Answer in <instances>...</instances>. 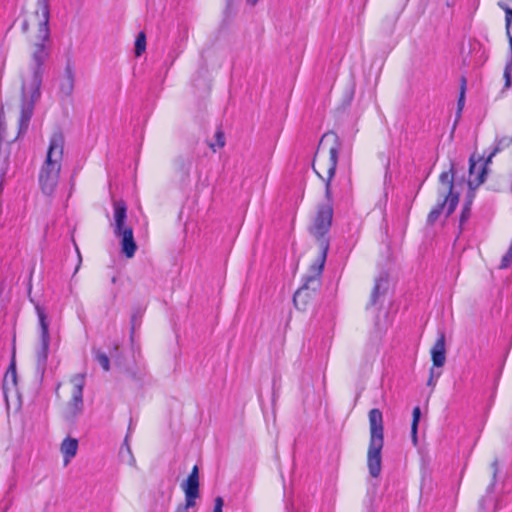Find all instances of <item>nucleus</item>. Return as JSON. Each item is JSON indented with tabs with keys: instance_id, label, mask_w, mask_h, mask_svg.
I'll use <instances>...</instances> for the list:
<instances>
[{
	"instance_id": "nucleus-14",
	"label": "nucleus",
	"mask_w": 512,
	"mask_h": 512,
	"mask_svg": "<svg viewBox=\"0 0 512 512\" xmlns=\"http://www.w3.org/2000/svg\"><path fill=\"white\" fill-rule=\"evenodd\" d=\"M470 166H469V180L468 185L470 189H475L479 187L485 180V175L487 173L486 162L484 164L478 165L474 161V156H471L469 159Z\"/></svg>"
},
{
	"instance_id": "nucleus-4",
	"label": "nucleus",
	"mask_w": 512,
	"mask_h": 512,
	"mask_svg": "<svg viewBox=\"0 0 512 512\" xmlns=\"http://www.w3.org/2000/svg\"><path fill=\"white\" fill-rule=\"evenodd\" d=\"M369 446L367 466L372 477L377 478L381 473V451L384 445V426L382 412L377 409L369 411Z\"/></svg>"
},
{
	"instance_id": "nucleus-30",
	"label": "nucleus",
	"mask_w": 512,
	"mask_h": 512,
	"mask_svg": "<svg viewBox=\"0 0 512 512\" xmlns=\"http://www.w3.org/2000/svg\"><path fill=\"white\" fill-rule=\"evenodd\" d=\"M492 467H493V480H495L496 478V475H497V471H498V466H497V461L495 460L493 463H492Z\"/></svg>"
},
{
	"instance_id": "nucleus-36",
	"label": "nucleus",
	"mask_w": 512,
	"mask_h": 512,
	"mask_svg": "<svg viewBox=\"0 0 512 512\" xmlns=\"http://www.w3.org/2000/svg\"><path fill=\"white\" fill-rule=\"evenodd\" d=\"M233 3H234V0H227V8H230Z\"/></svg>"
},
{
	"instance_id": "nucleus-24",
	"label": "nucleus",
	"mask_w": 512,
	"mask_h": 512,
	"mask_svg": "<svg viewBox=\"0 0 512 512\" xmlns=\"http://www.w3.org/2000/svg\"><path fill=\"white\" fill-rule=\"evenodd\" d=\"M16 380H17V376H16L15 364L11 363V365H10L9 369L7 370L5 377H4V387H7L9 385V382H11L12 386H15Z\"/></svg>"
},
{
	"instance_id": "nucleus-31",
	"label": "nucleus",
	"mask_w": 512,
	"mask_h": 512,
	"mask_svg": "<svg viewBox=\"0 0 512 512\" xmlns=\"http://www.w3.org/2000/svg\"><path fill=\"white\" fill-rule=\"evenodd\" d=\"M125 445H126V450H127L128 454H129V456H130L131 464H132V463H134V462H135V460H134V458H133V456H132V454H131L130 447L127 445V438L125 439Z\"/></svg>"
},
{
	"instance_id": "nucleus-3",
	"label": "nucleus",
	"mask_w": 512,
	"mask_h": 512,
	"mask_svg": "<svg viewBox=\"0 0 512 512\" xmlns=\"http://www.w3.org/2000/svg\"><path fill=\"white\" fill-rule=\"evenodd\" d=\"M323 253L318 254L303 276V283L294 293L293 302L297 309L306 310L317 296L321 287V275L327 258V245H323Z\"/></svg>"
},
{
	"instance_id": "nucleus-18",
	"label": "nucleus",
	"mask_w": 512,
	"mask_h": 512,
	"mask_svg": "<svg viewBox=\"0 0 512 512\" xmlns=\"http://www.w3.org/2000/svg\"><path fill=\"white\" fill-rule=\"evenodd\" d=\"M78 441L74 438H66L61 444V453L64 455L65 462L74 457L77 453Z\"/></svg>"
},
{
	"instance_id": "nucleus-33",
	"label": "nucleus",
	"mask_w": 512,
	"mask_h": 512,
	"mask_svg": "<svg viewBox=\"0 0 512 512\" xmlns=\"http://www.w3.org/2000/svg\"><path fill=\"white\" fill-rule=\"evenodd\" d=\"M246 1H247V4H249L251 6L256 5V3L258 2V0H246Z\"/></svg>"
},
{
	"instance_id": "nucleus-17",
	"label": "nucleus",
	"mask_w": 512,
	"mask_h": 512,
	"mask_svg": "<svg viewBox=\"0 0 512 512\" xmlns=\"http://www.w3.org/2000/svg\"><path fill=\"white\" fill-rule=\"evenodd\" d=\"M433 365L442 367L446 361L445 334L440 333L433 347L431 348Z\"/></svg>"
},
{
	"instance_id": "nucleus-8",
	"label": "nucleus",
	"mask_w": 512,
	"mask_h": 512,
	"mask_svg": "<svg viewBox=\"0 0 512 512\" xmlns=\"http://www.w3.org/2000/svg\"><path fill=\"white\" fill-rule=\"evenodd\" d=\"M73 389L71 399L66 405L65 417L68 420L77 418L83 412V389L85 385V376L83 374H76L71 378Z\"/></svg>"
},
{
	"instance_id": "nucleus-20",
	"label": "nucleus",
	"mask_w": 512,
	"mask_h": 512,
	"mask_svg": "<svg viewBox=\"0 0 512 512\" xmlns=\"http://www.w3.org/2000/svg\"><path fill=\"white\" fill-rule=\"evenodd\" d=\"M512 143V138L509 137V136H504L502 138H499V139H496V143H495V146L493 147L492 151L490 152V154L487 155L486 157V164H489L491 163L492 161V158L497 154L499 153L500 151H502L503 149L509 147Z\"/></svg>"
},
{
	"instance_id": "nucleus-28",
	"label": "nucleus",
	"mask_w": 512,
	"mask_h": 512,
	"mask_svg": "<svg viewBox=\"0 0 512 512\" xmlns=\"http://www.w3.org/2000/svg\"><path fill=\"white\" fill-rule=\"evenodd\" d=\"M223 505H224L223 498L220 496L216 497L214 500L213 512H222Z\"/></svg>"
},
{
	"instance_id": "nucleus-26",
	"label": "nucleus",
	"mask_w": 512,
	"mask_h": 512,
	"mask_svg": "<svg viewBox=\"0 0 512 512\" xmlns=\"http://www.w3.org/2000/svg\"><path fill=\"white\" fill-rule=\"evenodd\" d=\"M472 199H473V195L468 196V200L466 201V203L463 206L461 218H460L461 224L464 223L469 218L470 211H471Z\"/></svg>"
},
{
	"instance_id": "nucleus-25",
	"label": "nucleus",
	"mask_w": 512,
	"mask_h": 512,
	"mask_svg": "<svg viewBox=\"0 0 512 512\" xmlns=\"http://www.w3.org/2000/svg\"><path fill=\"white\" fill-rule=\"evenodd\" d=\"M215 143H211L209 146L213 151H216V148H223L225 146V136L221 129H218L215 132Z\"/></svg>"
},
{
	"instance_id": "nucleus-22",
	"label": "nucleus",
	"mask_w": 512,
	"mask_h": 512,
	"mask_svg": "<svg viewBox=\"0 0 512 512\" xmlns=\"http://www.w3.org/2000/svg\"><path fill=\"white\" fill-rule=\"evenodd\" d=\"M146 49V36L143 32L137 35L135 41V55L140 56Z\"/></svg>"
},
{
	"instance_id": "nucleus-1",
	"label": "nucleus",
	"mask_w": 512,
	"mask_h": 512,
	"mask_svg": "<svg viewBox=\"0 0 512 512\" xmlns=\"http://www.w3.org/2000/svg\"><path fill=\"white\" fill-rule=\"evenodd\" d=\"M34 16L38 20L37 32L29 39V62L21 72V105L18 135L29 128L36 102L41 96L44 64L50 57L49 0H37Z\"/></svg>"
},
{
	"instance_id": "nucleus-15",
	"label": "nucleus",
	"mask_w": 512,
	"mask_h": 512,
	"mask_svg": "<svg viewBox=\"0 0 512 512\" xmlns=\"http://www.w3.org/2000/svg\"><path fill=\"white\" fill-rule=\"evenodd\" d=\"M454 167L453 164H451V167L449 171H444L439 176V182L442 186L441 189H439L438 193L441 198H445V196H458L457 193L453 192L454 188Z\"/></svg>"
},
{
	"instance_id": "nucleus-12",
	"label": "nucleus",
	"mask_w": 512,
	"mask_h": 512,
	"mask_svg": "<svg viewBox=\"0 0 512 512\" xmlns=\"http://www.w3.org/2000/svg\"><path fill=\"white\" fill-rule=\"evenodd\" d=\"M499 6L505 11V22H506V34L509 39V47L511 51V59L506 64L504 69V79L505 84L504 88H509L511 86V70H512V8L506 6L505 4L499 3Z\"/></svg>"
},
{
	"instance_id": "nucleus-11",
	"label": "nucleus",
	"mask_w": 512,
	"mask_h": 512,
	"mask_svg": "<svg viewBox=\"0 0 512 512\" xmlns=\"http://www.w3.org/2000/svg\"><path fill=\"white\" fill-rule=\"evenodd\" d=\"M459 202L458 196H445L428 214L427 223L433 225L440 217L443 210L446 208V215L450 216L456 209Z\"/></svg>"
},
{
	"instance_id": "nucleus-7",
	"label": "nucleus",
	"mask_w": 512,
	"mask_h": 512,
	"mask_svg": "<svg viewBox=\"0 0 512 512\" xmlns=\"http://www.w3.org/2000/svg\"><path fill=\"white\" fill-rule=\"evenodd\" d=\"M35 309L40 326V347L36 352L37 371L43 374L46 368L50 344L49 323L45 309L38 304L35 306Z\"/></svg>"
},
{
	"instance_id": "nucleus-32",
	"label": "nucleus",
	"mask_w": 512,
	"mask_h": 512,
	"mask_svg": "<svg viewBox=\"0 0 512 512\" xmlns=\"http://www.w3.org/2000/svg\"><path fill=\"white\" fill-rule=\"evenodd\" d=\"M22 30L24 32H27L28 31V22L27 21H24L23 24H22Z\"/></svg>"
},
{
	"instance_id": "nucleus-29",
	"label": "nucleus",
	"mask_w": 512,
	"mask_h": 512,
	"mask_svg": "<svg viewBox=\"0 0 512 512\" xmlns=\"http://www.w3.org/2000/svg\"><path fill=\"white\" fill-rule=\"evenodd\" d=\"M427 385L428 386H434L435 385V382H434V378H433V369H431L430 371V378L427 382Z\"/></svg>"
},
{
	"instance_id": "nucleus-34",
	"label": "nucleus",
	"mask_w": 512,
	"mask_h": 512,
	"mask_svg": "<svg viewBox=\"0 0 512 512\" xmlns=\"http://www.w3.org/2000/svg\"><path fill=\"white\" fill-rule=\"evenodd\" d=\"M77 253H78V257H79V263H78V265L76 266L75 272H77V271H78L79 266H80V263H81V256H80V253H79V250H78V249H77Z\"/></svg>"
},
{
	"instance_id": "nucleus-16",
	"label": "nucleus",
	"mask_w": 512,
	"mask_h": 512,
	"mask_svg": "<svg viewBox=\"0 0 512 512\" xmlns=\"http://www.w3.org/2000/svg\"><path fill=\"white\" fill-rule=\"evenodd\" d=\"M120 239L121 251L127 258H132L137 250V244L134 240L133 229H125L122 234L117 235Z\"/></svg>"
},
{
	"instance_id": "nucleus-10",
	"label": "nucleus",
	"mask_w": 512,
	"mask_h": 512,
	"mask_svg": "<svg viewBox=\"0 0 512 512\" xmlns=\"http://www.w3.org/2000/svg\"><path fill=\"white\" fill-rule=\"evenodd\" d=\"M75 88V67L71 59L65 64L64 72L59 80L58 94L61 98H71Z\"/></svg>"
},
{
	"instance_id": "nucleus-6",
	"label": "nucleus",
	"mask_w": 512,
	"mask_h": 512,
	"mask_svg": "<svg viewBox=\"0 0 512 512\" xmlns=\"http://www.w3.org/2000/svg\"><path fill=\"white\" fill-rule=\"evenodd\" d=\"M333 199L326 200L325 204H321L318 206L316 216L314 218L313 224L310 228L311 234L317 239L319 244V254L323 253V244L326 243L327 251L329 250V240L326 238V234L328 233L333 219Z\"/></svg>"
},
{
	"instance_id": "nucleus-21",
	"label": "nucleus",
	"mask_w": 512,
	"mask_h": 512,
	"mask_svg": "<svg viewBox=\"0 0 512 512\" xmlns=\"http://www.w3.org/2000/svg\"><path fill=\"white\" fill-rule=\"evenodd\" d=\"M420 415H421L420 408L418 406H416L413 409V419H412V424H411V435H412V439H413L414 443L417 442V429H418V423L420 420Z\"/></svg>"
},
{
	"instance_id": "nucleus-13",
	"label": "nucleus",
	"mask_w": 512,
	"mask_h": 512,
	"mask_svg": "<svg viewBox=\"0 0 512 512\" xmlns=\"http://www.w3.org/2000/svg\"><path fill=\"white\" fill-rule=\"evenodd\" d=\"M114 215H113V232L114 235L122 234L125 229H132L130 226L126 225L127 219V207L123 201H115L113 203Z\"/></svg>"
},
{
	"instance_id": "nucleus-35",
	"label": "nucleus",
	"mask_w": 512,
	"mask_h": 512,
	"mask_svg": "<svg viewBox=\"0 0 512 512\" xmlns=\"http://www.w3.org/2000/svg\"><path fill=\"white\" fill-rule=\"evenodd\" d=\"M135 321H136V318H135V316H133L132 319H131L132 330H134V328H135Z\"/></svg>"
},
{
	"instance_id": "nucleus-19",
	"label": "nucleus",
	"mask_w": 512,
	"mask_h": 512,
	"mask_svg": "<svg viewBox=\"0 0 512 512\" xmlns=\"http://www.w3.org/2000/svg\"><path fill=\"white\" fill-rule=\"evenodd\" d=\"M388 280L384 277H379L375 281L374 288L370 297V305H375L377 303L379 295L385 294L387 290Z\"/></svg>"
},
{
	"instance_id": "nucleus-9",
	"label": "nucleus",
	"mask_w": 512,
	"mask_h": 512,
	"mask_svg": "<svg viewBox=\"0 0 512 512\" xmlns=\"http://www.w3.org/2000/svg\"><path fill=\"white\" fill-rule=\"evenodd\" d=\"M185 494V503L179 504L175 512H188L189 508L196 505V499L199 497V470L194 466L187 479L181 484Z\"/></svg>"
},
{
	"instance_id": "nucleus-23",
	"label": "nucleus",
	"mask_w": 512,
	"mask_h": 512,
	"mask_svg": "<svg viewBox=\"0 0 512 512\" xmlns=\"http://www.w3.org/2000/svg\"><path fill=\"white\" fill-rule=\"evenodd\" d=\"M94 355H95V360L101 365L103 370L109 371L110 370V361H109L108 356L104 352H101L100 350H96L94 352Z\"/></svg>"
},
{
	"instance_id": "nucleus-37",
	"label": "nucleus",
	"mask_w": 512,
	"mask_h": 512,
	"mask_svg": "<svg viewBox=\"0 0 512 512\" xmlns=\"http://www.w3.org/2000/svg\"><path fill=\"white\" fill-rule=\"evenodd\" d=\"M111 282H112L113 284H115V283L117 282V276H113V277L111 278Z\"/></svg>"
},
{
	"instance_id": "nucleus-2",
	"label": "nucleus",
	"mask_w": 512,
	"mask_h": 512,
	"mask_svg": "<svg viewBox=\"0 0 512 512\" xmlns=\"http://www.w3.org/2000/svg\"><path fill=\"white\" fill-rule=\"evenodd\" d=\"M64 151V136L61 132H54L50 137L46 159L39 173V184L46 195H51L57 187L61 162Z\"/></svg>"
},
{
	"instance_id": "nucleus-27",
	"label": "nucleus",
	"mask_w": 512,
	"mask_h": 512,
	"mask_svg": "<svg viewBox=\"0 0 512 512\" xmlns=\"http://www.w3.org/2000/svg\"><path fill=\"white\" fill-rule=\"evenodd\" d=\"M465 86H466V79L462 78L461 91H460V96H459V99H458V110H459V112L462 110V108L464 106Z\"/></svg>"
},
{
	"instance_id": "nucleus-5",
	"label": "nucleus",
	"mask_w": 512,
	"mask_h": 512,
	"mask_svg": "<svg viewBox=\"0 0 512 512\" xmlns=\"http://www.w3.org/2000/svg\"><path fill=\"white\" fill-rule=\"evenodd\" d=\"M328 138H333L334 144L329 149L328 157L324 159H314L312 163V168L317 176L324 182L325 184V199L332 200V180L335 176L336 167L338 163V156L340 150V143L338 142V137L334 133L324 134L321 142Z\"/></svg>"
}]
</instances>
